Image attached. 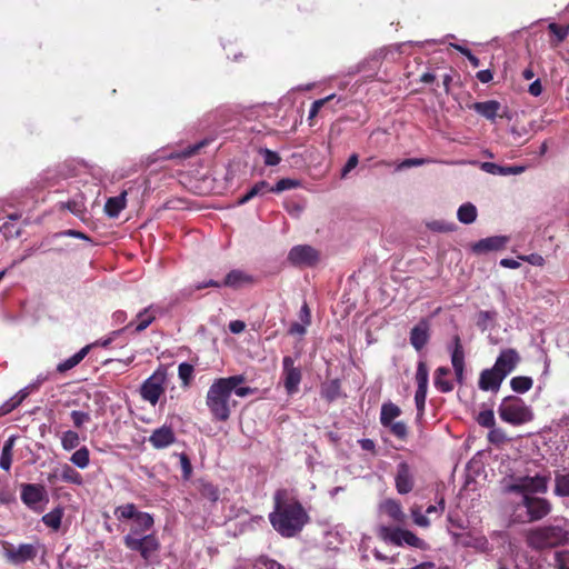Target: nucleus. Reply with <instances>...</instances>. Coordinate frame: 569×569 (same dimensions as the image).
I'll list each match as a JSON object with an SVG mask.
<instances>
[{
	"instance_id": "63",
	"label": "nucleus",
	"mask_w": 569,
	"mask_h": 569,
	"mask_svg": "<svg viewBox=\"0 0 569 569\" xmlns=\"http://www.w3.org/2000/svg\"><path fill=\"white\" fill-rule=\"evenodd\" d=\"M476 77L480 82L488 83L493 79V73L491 72V70L486 69V70L478 71Z\"/></svg>"
},
{
	"instance_id": "24",
	"label": "nucleus",
	"mask_w": 569,
	"mask_h": 569,
	"mask_svg": "<svg viewBox=\"0 0 569 569\" xmlns=\"http://www.w3.org/2000/svg\"><path fill=\"white\" fill-rule=\"evenodd\" d=\"M507 242L508 238L503 236L488 237L476 242L472 247V250L476 253L497 251L503 249Z\"/></svg>"
},
{
	"instance_id": "58",
	"label": "nucleus",
	"mask_w": 569,
	"mask_h": 569,
	"mask_svg": "<svg viewBox=\"0 0 569 569\" xmlns=\"http://www.w3.org/2000/svg\"><path fill=\"white\" fill-rule=\"evenodd\" d=\"M520 260L522 261H526L532 266H537V267H542L545 266V258L539 254V253H531V254H528V256H519L518 257Z\"/></svg>"
},
{
	"instance_id": "8",
	"label": "nucleus",
	"mask_w": 569,
	"mask_h": 569,
	"mask_svg": "<svg viewBox=\"0 0 569 569\" xmlns=\"http://www.w3.org/2000/svg\"><path fill=\"white\" fill-rule=\"evenodd\" d=\"M113 515L119 521L132 520L130 529H152L154 526L153 516L139 511L132 502L116 507Z\"/></svg>"
},
{
	"instance_id": "1",
	"label": "nucleus",
	"mask_w": 569,
	"mask_h": 569,
	"mask_svg": "<svg viewBox=\"0 0 569 569\" xmlns=\"http://www.w3.org/2000/svg\"><path fill=\"white\" fill-rule=\"evenodd\" d=\"M310 517L293 489L280 488L273 493V510L269 513L272 528L284 538L300 533Z\"/></svg>"
},
{
	"instance_id": "32",
	"label": "nucleus",
	"mask_w": 569,
	"mask_h": 569,
	"mask_svg": "<svg viewBox=\"0 0 569 569\" xmlns=\"http://www.w3.org/2000/svg\"><path fill=\"white\" fill-rule=\"evenodd\" d=\"M548 31L551 33V38L549 40L551 47H557L561 42H563L569 36V23L566 26L558 24L556 22H551L548 24Z\"/></svg>"
},
{
	"instance_id": "54",
	"label": "nucleus",
	"mask_w": 569,
	"mask_h": 569,
	"mask_svg": "<svg viewBox=\"0 0 569 569\" xmlns=\"http://www.w3.org/2000/svg\"><path fill=\"white\" fill-rule=\"evenodd\" d=\"M386 427L389 428L390 432L399 439H405L408 435L407 426L402 421L392 422Z\"/></svg>"
},
{
	"instance_id": "46",
	"label": "nucleus",
	"mask_w": 569,
	"mask_h": 569,
	"mask_svg": "<svg viewBox=\"0 0 569 569\" xmlns=\"http://www.w3.org/2000/svg\"><path fill=\"white\" fill-rule=\"evenodd\" d=\"M194 368L188 362H182L178 367V376L184 387H188L193 378Z\"/></svg>"
},
{
	"instance_id": "42",
	"label": "nucleus",
	"mask_w": 569,
	"mask_h": 569,
	"mask_svg": "<svg viewBox=\"0 0 569 569\" xmlns=\"http://www.w3.org/2000/svg\"><path fill=\"white\" fill-rule=\"evenodd\" d=\"M61 479L64 482L73 483L81 486L83 483V478L80 472H78L76 469H73L69 465H64L61 469Z\"/></svg>"
},
{
	"instance_id": "44",
	"label": "nucleus",
	"mask_w": 569,
	"mask_h": 569,
	"mask_svg": "<svg viewBox=\"0 0 569 569\" xmlns=\"http://www.w3.org/2000/svg\"><path fill=\"white\" fill-rule=\"evenodd\" d=\"M321 393H322V397L329 402H332L333 400H336L340 395L339 381L337 379L331 380L329 383L323 386Z\"/></svg>"
},
{
	"instance_id": "14",
	"label": "nucleus",
	"mask_w": 569,
	"mask_h": 569,
	"mask_svg": "<svg viewBox=\"0 0 569 569\" xmlns=\"http://www.w3.org/2000/svg\"><path fill=\"white\" fill-rule=\"evenodd\" d=\"M319 259V251L309 244L295 246L288 253L289 262L297 267H313Z\"/></svg>"
},
{
	"instance_id": "21",
	"label": "nucleus",
	"mask_w": 569,
	"mask_h": 569,
	"mask_svg": "<svg viewBox=\"0 0 569 569\" xmlns=\"http://www.w3.org/2000/svg\"><path fill=\"white\" fill-rule=\"evenodd\" d=\"M253 283V277L239 269L231 270L229 273H227L222 282L224 287H229L234 290L252 286Z\"/></svg>"
},
{
	"instance_id": "26",
	"label": "nucleus",
	"mask_w": 569,
	"mask_h": 569,
	"mask_svg": "<svg viewBox=\"0 0 569 569\" xmlns=\"http://www.w3.org/2000/svg\"><path fill=\"white\" fill-rule=\"evenodd\" d=\"M481 169L487 173L495 176H508V174H519L525 171L523 167L518 166H500L495 162H482Z\"/></svg>"
},
{
	"instance_id": "48",
	"label": "nucleus",
	"mask_w": 569,
	"mask_h": 569,
	"mask_svg": "<svg viewBox=\"0 0 569 569\" xmlns=\"http://www.w3.org/2000/svg\"><path fill=\"white\" fill-rule=\"evenodd\" d=\"M73 427L77 429H81L84 425L91 421V416L87 411L73 410L70 413Z\"/></svg>"
},
{
	"instance_id": "9",
	"label": "nucleus",
	"mask_w": 569,
	"mask_h": 569,
	"mask_svg": "<svg viewBox=\"0 0 569 569\" xmlns=\"http://www.w3.org/2000/svg\"><path fill=\"white\" fill-rule=\"evenodd\" d=\"M549 476L536 475L533 477L522 476L513 480L512 483L508 485L507 491L512 493L530 495L546 493L548 491Z\"/></svg>"
},
{
	"instance_id": "29",
	"label": "nucleus",
	"mask_w": 569,
	"mask_h": 569,
	"mask_svg": "<svg viewBox=\"0 0 569 569\" xmlns=\"http://www.w3.org/2000/svg\"><path fill=\"white\" fill-rule=\"evenodd\" d=\"M90 349H91V346H84L77 353H74L67 360L58 363L57 371L59 373H64L71 369H73L76 366H78L84 359V357L89 353Z\"/></svg>"
},
{
	"instance_id": "52",
	"label": "nucleus",
	"mask_w": 569,
	"mask_h": 569,
	"mask_svg": "<svg viewBox=\"0 0 569 569\" xmlns=\"http://www.w3.org/2000/svg\"><path fill=\"white\" fill-rule=\"evenodd\" d=\"M555 569H569V550L557 551L553 556Z\"/></svg>"
},
{
	"instance_id": "53",
	"label": "nucleus",
	"mask_w": 569,
	"mask_h": 569,
	"mask_svg": "<svg viewBox=\"0 0 569 569\" xmlns=\"http://www.w3.org/2000/svg\"><path fill=\"white\" fill-rule=\"evenodd\" d=\"M299 186V182L293 179L283 178L280 179L276 186L272 187V192L280 193L284 190L293 189Z\"/></svg>"
},
{
	"instance_id": "25",
	"label": "nucleus",
	"mask_w": 569,
	"mask_h": 569,
	"mask_svg": "<svg viewBox=\"0 0 569 569\" xmlns=\"http://www.w3.org/2000/svg\"><path fill=\"white\" fill-rule=\"evenodd\" d=\"M497 569H529L527 561L519 559L518 552L510 548V552L497 561Z\"/></svg>"
},
{
	"instance_id": "35",
	"label": "nucleus",
	"mask_w": 569,
	"mask_h": 569,
	"mask_svg": "<svg viewBox=\"0 0 569 569\" xmlns=\"http://www.w3.org/2000/svg\"><path fill=\"white\" fill-rule=\"evenodd\" d=\"M450 351L452 366L465 365V350L459 335L452 337Z\"/></svg>"
},
{
	"instance_id": "33",
	"label": "nucleus",
	"mask_w": 569,
	"mask_h": 569,
	"mask_svg": "<svg viewBox=\"0 0 569 569\" xmlns=\"http://www.w3.org/2000/svg\"><path fill=\"white\" fill-rule=\"evenodd\" d=\"M17 438L14 436L9 437L2 447L1 456H0V468L9 471L12 463V456H13V447L16 443Z\"/></svg>"
},
{
	"instance_id": "38",
	"label": "nucleus",
	"mask_w": 569,
	"mask_h": 569,
	"mask_svg": "<svg viewBox=\"0 0 569 569\" xmlns=\"http://www.w3.org/2000/svg\"><path fill=\"white\" fill-rule=\"evenodd\" d=\"M70 461L78 468L86 469L90 463L89 449L86 446L79 448L71 455Z\"/></svg>"
},
{
	"instance_id": "12",
	"label": "nucleus",
	"mask_w": 569,
	"mask_h": 569,
	"mask_svg": "<svg viewBox=\"0 0 569 569\" xmlns=\"http://www.w3.org/2000/svg\"><path fill=\"white\" fill-rule=\"evenodd\" d=\"M521 505L526 508L529 522L546 518L552 510V505L548 499L530 495L522 497Z\"/></svg>"
},
{
	"instance_id": "41",
	"label": "nucleus",
	"mask_w": 569,
	"mask_h": 569,
	"mask_svg": "<svg viewBox=\"0 0 569 569\" xmlns=\"http://www.w3.org/2000/svg\"><path fill=\"white\" fill-rule=\"evenodd\" d=\"M80 443V437L77 431L67 430L61 436V447L66 451L76 449Z\"/></svg>"
},
{
	"instance_id": "50",
	"label": "nucleus",
	"mask_w": 569,
	"mask_h": 569,
	"mask_svg": "<svg viewBox=\"0 0 569 569\" xmlns=\"http://www.w3.org/2000/svg\"><path fill=\"white\" fill-rule=\"evenodd\" d=\"M477 422L485 428H492L496 426L495 413L492 410H482L478 413Z\"/></svg>"
},
{
	"instance_id": "56",
	"label": "nucleus",
	"mask_w": 569,
	"mask_h": 569,
	"mask_svg": "<svg viewBox=\"0 0 569 569\" xmlns=\"http://www.w3.org/2000/svg\"><path fill=\"white\" fill-rule=\"evenodd\" d=\"M335 94H331L323 99L313 101L309 110V120L313 119L319 113L320 109L325 106V103L331 100Z\"/></svg>"
},
{
	"instance_id": "4",
	"label": "nucleus",
	"mask_w": 569,
	"mask_h": 569,
	"mask_svg": "<svg viewBox=\"0 0 569 569\" xmlns=\"http://www.w3.org/2000/svg\"><path fill=\"white\" fill-rule=\"evenodd\" d=\"M151 529H129V532L123 536L124 547L138 553L146 562H150L152 558L157 557L161 542L154 532L148 533Z\"/></svg>"
},
{
	"instance_id": "55",
	"label": "nucleus",
	"mask_w": 569,
	"mask_h": 569,
	"mask_svg": "<svg viewBox=\"0 0 569 569\" xmlns=\"http://www.w3.org/2000/svg\"><path fill=\"white\" fill-rule=\"evenodd\" d=\"M411 516H412L413 522L417 526L422 527V528H428L430 526L429 518L426 515H422L420 512V508L419 507H412L411 508Z\"/></svg>"
},
{
	"instance_id": "15",
	"label": "nucleus",
	"mask_w": 569,
	"mask_h": 569,
	"mask_svg": "<svg viewBox=\"0 0 569 569\" xmlns=\"http://www.w3.org/2000/svg\"><path fill=\"white\" fill-rule=\"evenodd\" d=\"M282 379L288 396L296 395L299 391L302 372L299 367L295 366V360L290 356L282 359Z\"/></svg>"
},
{
	"instance_id": "10",
	"label": "nucleus",
	"mask_w": 569,
	"mask_h": 569,
	"mask_svg": "<svg viewBox=\"0 0 569 569\" xmlns=\"http://www.w3.org/2000/svg\"><path fill=\"white\" fill-rule=\"evenodd\" d=\"M39 547V543H20L16 547L8 541L2 542L3 557L13 566H20L27 561H33L38 556Z\"/></svg>"
},
{
	"instance_id": "47",
	"label": "nucleus",
	"mask_w": 569,
	"mask_h": 569,
	"mask_svg": "<svg viewBox=\"0 0 569 569\" xmlns=\"http://www.w3.org/2000/svg\"><path fill=\"white\" fill-rule=\"evenodd\" d=\"M203 146H204V142H199L193 146H189L179 152L170 153L169 159H171V160L188 159V158L194 156L200 150V148H202Z\"/></svg>"
},
{
	"instance_id": "36",
	"label": "nucleus",
	"mask_w": 569,
	"mask_h": 569,
	"mask_svg": "<svg viewBox=\"0 0 569 569\" xmlns=\"http://www.w3.org/2000/svg\"><path fill=\"white\" fill-rule=\"evenodd\" d=\"M457 217L461 223H472L477 219V208L470 202L463 203L459 207Z\"/></svg>"
},
{
	"instance_id": "19",
	"label": "nucleus",
	"mask_w": 569,
	"mask_h": 569,
	"mask_svg": "<svg viewBox=\"0 0 569 569\" xmlns=\"http://www.w3.org/2000/svg\"><path fill=\"white\" fill-rule=\"evenodd\" d=\"M149 442L154 449H163L176 442V435L170 426H162L152 431Z\"/></svg>"
},
{
	"instance_id": "27",
	"label": "nucleus",
	"mask_w": 569,
	"mask_h": 569,
	"mask_svg": "<svg viewBox=\"0 0 569 569\" xmlns=\"http://www.w3.org/2000/svg\"><path fill=\"white\" fill-rule=\"evenodd\" d=\"M268 192H272V186L269 182L261 180L252 186L242 197L237 200L238 206H242L258 196H263Z\"/></svg>"
},
{
	"instance_id": "11",
	"label": "nucleus",
	"mask_w": 569,
	"mask_h": 569,
	"mask_svg": "<svg viewBox=\"0 0 569 569\" xmlns=\"http://www.w3.org/2000/svg\"><path fill=\"white\" fill-rule=\"evenodd\" d=\"M20 498L22 502L36 512H42V502L49 501L48 492L44 486L39 483H23L21 485Z\"/></svg>"
},
{
	"instance_id": "28",
	"label": "nucleus",
	"mask_w": 569,
	"mask_h": 569,
	"mask_svg": "<svg viewBox=\"0 0 569 569\" xmlns=\"http://www.w3.org/2000/svg\"><path fill=\"white\" fill-rule=\"evenodd\" d=\"M127 191L121 192L117 197H111L104 204V212L110 218H117L119 213L126 208Z\"/></svg>"
},
{
	"instance_id": "23",
	"label": "nucleus",
	"mask_w": 569,
	"mask_h": 569,
	"mask_svg": "<svg viewBox=\"0 0 569 569\" xmlns=\"http://www.w3.org/2000/svg\"><path fill=\"white\" fill-rule=\"evenodd\" d=\"M429 337V323L427 320H421L410 331V343L420 351L428 343Z\"/></svg>"
},
{
	"instance_id": "30",
	"label": "nucleus",
	"mask_w": 569,
	"mask_h": 569,
	"mask_svg": "<svg viewBox=\"0 0 569 569\" xmlns=\"http://www.w3.org/2000/svg\"><path fill=\"white\" fill-rule=\"evenodd\" d=\"M450 375V369L448 367H439L435 371L433 383L435 387L443 393L450 392L453 390L452 381L446 379L447 376Z\"/></svg>"
},
{
	"instance_id": "45",
	"label": "nucleus",
	"mask_w": 569,
	"mask_h": 569,
	"mask_svg": "<svg viewBox=\"0 0 569 569\" xmlns=\"http://www.w3.org/2000/svg\"><path fill=\"white\" fill-rule=\"evenodd\" d=\"M30 395L29 387L21 389L16 393L7 403H4V412H10L22 403V401Z\"/></svg>"
},
{
	"instance_id": "3",
	"label": "nucleus",
	"mask_w": 569,
	"mask_h": 569,
	"mask_svg": "<svg viewBox=\"0 0 569 569\" xmlns=\"http://www.w3.org/2000/svg\"><path fill=\"white\" fill-rule=\"evenodd\" d=\"M525 541L529 548L536 551L565 545L569 542V522L561 520L559 523L531 528L526 531Z\"/></svg>"
},
{
	"instance_id": "13",
	"label": "nucleus",
	"mask_w": 569,
	"mask_h": 569,
	"mask_svg": "<svg viewBox=\"0 0 569 569\" xmlns=\"http://www.w3.org/2000/svg\"><path fill=\"white\" fill-rule=\"evenodd\" d=\"M417 390L415 393V403L417 408V416L422 417L425 413L426 399L429 383V370L425 361H419L416 371Z\"/></svg>"
},
{
	"instance_id": "39",
	"label": "nucleus",
	"mask_w": 569,
	"mask_h": 569,
	"mask_svg": "<svg viewBox=\"0 0 569 569\" xmlns=\"http://www.w3.org/2000/svg\"><path fill=\"white\" fill-rule=\"evenodd\" d=\"M533 380L527 376H517L510 380V387L515 392L525 393L532 388Z\"/></svg>"
},
{
	"instance_id": "34",
	"label": "nucleus",
	"mask_w": 569,
	"mask_h": 569,
	"mask_svg": "<svg viewBox=\"0 0 569 569\" xmlns=\"http://www.w3.org/2000/svg\"><path fill=\"white\" fill-rule=\"evenodd\" d=\"M401 415L400 408L392 403V402H386L381 406L380 411V423L386 427L393 422L396 418H398Z\"/></svg>"
},
{
	"instance_id": "59",
	"label": "nucleus",
	"mask_w": 569,
	"mask_h": 569,
	"mask_svg": "<svg viewBox=\"0 0 569 569\" xmlns=\"http://www.w3.org/2000/svg\"><path fill=\"white\" fill-rule=\"evenodd\" d=\"M180 463L182 469V476L184 479H189L192 473V466L190 459L186 453L180 455Z\"/></svg>"
},
{
	"instance_id": "6",
	"label": "nucleus",
	"mask_w": 569,
	"mask_h": 569,
	"mask_svg": "<svg viewBox=\"0 0 569 569\" xmlns=\"http://www.w3.org/2000/svg\"><path fill=\"white\" fill-rule=\"evenodd\" d=\"M377 536L386 543H391L397 547L403 545L417 548L419 550H428L429 543L419 538L416 533L401 527H391L381 525L377 528Z\"/></svg>"
},
{
	"instance_id": "17",
	"label": "nucleus",
	"mask_w": 569,
	"mask_h": 569,
	"mask_svg": "<svg viewBox=\"0 0 569 569\" xmlns=\"http://www.w3.org/2000/svg\"><path fill=\"white\" fill-rule=\"evenodd\" d=\"M520 360L521 357L516 349H503L497 357L493 368L506 378L511 371L516 369Z\"/></svg>"
},
{
	"instance_id": "43",
	"label": "nucleus",
	"mask_w": 569,
	"mask_h": 569,
	"mask_svg": "<svg viewBox=\"0 0 569 569\" xmlns=\"http://www.w3.org/2000/svg\"><path fill=\"white\" fill-rule=\"evenodd\" d=\"M201 497L208 499L211 502L219 500V489L211 482H201L199 487Z\"/></svg>"
},
{
	"instance_id": "60",
	"label": "nucleus",
	"mask_w": 569,
	"mask_h": 569,
	"mask_svg": "<svg viewBox=\"0 0 569 569\" xmlns=\"http://www.w3.org/2000/svg\"><path fill=\"white\" fill-rule=\"evenodd\" d=\"M426 162H427V160L422 159V158H409V159L403 160L399 167L400 168H410V167H417V166L425 164Z\"/></svg>"
},
{
	"instance_id": "40",
	"label": "nucleus",
	"mask_w": 569,
	"mask_h": 569,
	"mask_svg": "<svg viewBox=\"0 0 569 569\" xmlns=\"http://www.w3.org/2000/svg\"><path fill=\"white\" fill-rule=\"evenodd\" d=\"M553 492L558 497H569V472L566 475L556 473Z\"/></svg>"
},
{
	"instance_id": "62",
	"label": "nucleus",
	"mask_w": 569,
	"mask_h": 569,
	"mask_svg": "<svg viewBox=\"0 0 569 569\" xmlns=\"http://www.w3.org/2000/svg\"><path fill=\"white\" fill-rule=\"evenodd\" d=\"M246 329V323L242 320H233L229 323V330L234 333H241Z\"/></svg>"
},
{
	"instance_id": "7",
	"label": "nucleus",
	"mask_w": 569,
	"mask_h": 569,
	"mask_svg": "<svg viewBox=\"0 0 569 569\" xmlns=\"http://www.w3.org/2000/svg\"><path fill=\"white\" fill-rule=\"evenodd\" d=\"M168 382V368L164 365L153 371L140 386V396L150 405L156 406L164 393Z\"/></svg>"
},
{
	"instance_id": "49",
	"label": "nucleus",
	"mask_w": 569,
	"mask_h": 569,
	"mask_svg": "<svg viewBox=\"0 0 569 569\" xmlns=\"http://www.w3.org/2000/svg\"><path fill=\"white\" fill-rule=\"evenodd\" d=\"M490 431L488 432V441L495 446L503 445L508 441V437L503 429L501 428H489Z\"/></svg>"
},
{
	"instance_id": "31",
	"label": "nucleus",
	"mask_w": 569,
	"mask_h": 569,
	"mask_svg": "<svg viewBox=\"0 0 569 569\" xmlns=\"http://www.w3.org/2000/svg\"><path fill=\"white\" fill-rule=\"evenodd\" d=\"M157 318V309L151 305L144 308L137 315L138 323L134 328V332H141L146 330Z\"/></svg>"
},
{
	"instance_id": "18",
	"label": "nucleus",
	"mask_w": 569,
	"mask_h": 569,
	"mask_svg": "<svg viewBox=\"0 0 569 569\" xmlns=\"http://www.w3.org/2000/svg\"><path fill=\"white\" fill-rule=\"evenodd\" d=\"M505 377L493 367L480 372L478 387L482 391L498 392Z\"/></svg>"
},
{
	"instance_id": "37",
	"label": "nucleus",
	"mask_w": 569,
	"mask_h": 569,
	"mask_svg": "<svg viewBox=\"0 0 569 569\" xmlns=\"http://www.w3.org/2000/svg\"><path fill=\"white\" fill-rule=\"evenodd\" d=\"M62 517L63 509L61 507H57L52 511L42 516V522L53 530H59L61 527Z\"/></svg>"
},
{
	"instance_id": "64",
	"label": "nucleus",
	"mask_w": 569,
	"mask_h": 569,
	"mask_svg": "<svg viewBox=\"0 0 569 569\" xmlns=\"http://www.w3.org/2000/svg\"><path fill=\"white\" fill-rule=\"evenodd\" d=\"M359 445L362 450L376 453V443L372 439H361L359 440Z\"/></svg>"
},
{
	"instance_id": "20",
	"label": "nucleus",
	"mask_w": 569,
	"mask_h": 569,
	"mask_svg": "<svg viewBox=\"0 0 569 569\" xmlns=\"http://www.w3.org/2000/svg\"><path fill=\"white\" fill-rule=\"evenodd\" d=\"M381 512L386 513L390 520L396 523L403 525L407 516L402 509L401 503L396 499H386L379 505Z\"/></svg>"
},
{
	"instance_id": "61",
	"label": "nucleus",
	"mask_w": 569,
	"mask_h": 569,
	"mask_svg": "<svg viewBox=\"0 0 569 569\" xmlns=\"http://www.w3.org/2000/svg\"><path fill=\"white\" fill-rule=\"evenodd\" d=\"M448 521L450 522L452 528L465 530L466 526L463 520L459 516H455L452 513L448 515Z\"/></svg>"
},
{
	"instance_id": "57",
	"label": "nucleus",
	"mask_w": 569,
	"mask_h": 569,
	"mask_svg": "<svg viewBox=\"0 0 569 569\" xmlns=\"http://www.w3.org/2000/svg\"><path fill=\"white\" fill-rule=\"evenodd\" d=\"M358 163H359V156L357 153H352L348 158L343 168L341 169V178H346L348 176V173L358 166Z\"/></svg>"
},
{
	"instance_id": "22",
	"label": "nucleus",
	"mask_w": 569,
	"mask_h": 569,
	"mask_svg": "<svg viewBox=\"0 0 569 569\" xmlns=\"http://www.w3.org/2000/svg\"><path fill=\"white\" fill-rule=\"evenodd\" d=\"M470 109L475 110L480 116L495 122L497 117L503 118V113H499L501 104L497 100H488L483 102H475L470 106Z\"/></svg>"
},
{
	"instance_id": "5",
	"label": "nucleus",
	"mask_w": 569,
	"mask_h": 569,
	"mask_svg": "<svg viewBox=\"0 0 569 569\" xmlns=\"http://www.w3.org/2000/svg\"><path fill=\"white\" fill-rule=\"evenodd\" d=\"M498 413L502 421L512 426H521L533 419L530 407L517 396L503 398L498 408Z\"/></svg>"
},
{
	"instance_id": "16",
	"label": "nucleus",
	"mask_w": 569,
	"mask_h": 569,
	"mask_svg": "<svg viewBox=\"0 0 569 569\" xmlns=\"http://www.w3.org/2000/svg\"><path fill=\"white\" fill-rule=\"evenodd\" d=\"M415 475L406 461L400 462L397 466V473L395 476V486L400 495H407L411 492L415 488Z\"/></svg>"
},
{
	"instance_id": "51",
	"label": "nucleus",
	"mask_w": 569,
	"mask_h": 569,
	"mask_svg": "<svg viewBox=\"0 0 569 569\" xmlns=\"http://www.w3.org/2000/svg\"><path fill=\"white\" fill-rule=\"evenodd\" d=\"M259 153L263 157V162L268 167L277 166L281 161V158L278 154V152L272 151L268 148L260 149Z\"/></svg>"
},
{
	"instance_id": "2",
	"label": "nucleus",
	"mask_w": 569,
	"mask_h": 569,
	"mask_svg": "<svg viewBox=\"0 0 569 569\" xmlns=\"http://www.w3.org/2000/svg\"><path fill=\"white\" fill-rule=\"evenodd\" d=\"M244 382L246 377L243 375H236L218 378L211 383L207 391L206 405L212 420L226 422L230 419L232 408L237 405V401L231 399L232 389Z\"/></svg>"
}]
</instances>
